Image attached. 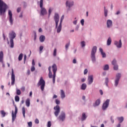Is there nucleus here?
Listing matches in <instances>:
<instances>
[{"label":"nucleus","instance_id":"nucleus-11","mask_svg":"<svg viewBox=\"0 0 127 127\" xmlns=\"http://www.w3.org/2000/svg\"><path fill=\"white\" fill-rule=\"evenodd\" d=\"M110 103V99H107L105 102H104L102 106V110L103 111H105L106 109L108 108V107H109V104Z\"/></svg>","mask_w":127,"mask_h":127},{"label":"nucleus","instance_id":"nucleus-31","mask_svg":"<svg viewBox=\"0 0 127 127\" xmlns=\"http://www.w3.org/2000/svg\"><path fill=\"white\" fill-rule=\"evenodd\" d=\"M22 57H23V54H20L18 56L19 61H21V60H22Z\"/></svg>","mask_w":127,"mask_h":127},{"label":"nucleus","instance_id":"nucleus-30","mask_svg":"<svg viewBox=\"0 0 127 127\" xmlns=\"http://www.w3.org/2000/svg\"><path fill=\"white\" fill-rule=\"evenodd\" d=\"M118 121H119L120 124L123 123L124 122V117H118Z\"/></svg>","mask_w":127,"mask_h":127},{"label":"nucleus","instance_id":"nucleus-24","mask_svg":"<svg viewBox=\"0 0 127 127\" xmlns=\"http://www.w3.org/2000/svg\"><path fill=\"white\" fill-rule=\"evenodd\" d=\"M61 96L62 99H64L65 98V92H64V91L63 90H61Z\"/></svg>","mask_w":127,"mask_h":127},{"label":"nucleus","instance_id":"nucleus-48","mask_svg":"<svg viewBox=\"0 0 127 127\" xmlns=\"http://www.w3.org/2000/svg\"><path fill=\"white\" fill-rule=\"evenodd\" d=\"M101 55L102 56L103 58H106V53H104V52L101 53Z\"/></svg>","mask_w":127,"mask_h":127},{"label":"nucleus","instance_id":"nucleus-43","mask_svg":"<svg viewBox=\"0 0 127 127\" xmlns=\"http://www.w3.org/2000/svg\"><path fill=\"white\" fill-rule=\"evenodd\" d=\"M108 83H109V78H105V84L107 86H108Z\"/></svg>","mask_w":127,"mask_h":127},{"label":"nucleus","instance_id":"nucleus-62","mask_svg":"<svg viewBox=\"0 0 127 127\" xmlns=\"http://www.w3.org/2000/svg\"><path fill=\"white\" fill-rule=\"evenodd\" d=\"M99 92H100V94H101V95H103V90H100L99 91Z\"/></svg>","mask_w":127,"mask_h":127},{"label":"nucleus","instance_id":"nucleus-23","mask_svg":"<svg viewBox=\"0 0 127 127\" xmlns=\"http://www.w3.org/2000/svg\"><path fill=\"white\" fill-rule=\"evenodd\" d=\"M40 42H44L45 40V36L44 35H41L39 38Z\"/></svg>","mask_w":127,"mask_h":127},{"label":"nucleus","instance_id":"nucleus-6","mask_svg":"<svg viewBox=\"0 0 127 127\" xmlns=\"http://www.w3.org/2000/svg\"><path fill=\"white\" fill-rule=\"evenodd\" d=\"M17 107L16 105H15V112H14L13 111H12V122L13 123L14 121H15V119H16V115L17 114Z\"/></svg>","mask_w":127,"mask_h":127},{"label":"nucleus","instance_id":"nucleus-55","mask_svg":"<svg viewBox=\"0 0 127 127\" xmlns=\"http://www.w3.org/2000/svg\"><path fill=\"white\" fill-rule=\"evenodd\" d=\"M21 10V7H18L17 9V12H20Z\"/></svg>","mask_w":127,"mask_h":127},{"label":"nucleus","instance_id":"nucleus-9","mask_svg":"<svg viewBox=\"0 0 127 127\" xmlns=\"http://www.w3.org/2000/svg\"><path fill=\"white\" fill-rule=\"evenodd\" d=\"M58 119L60 121L64 122V121H65V119H66V114H65V112H62L60 115L59 116Z\"/></svg>","mask_w":127,"mask_h":127},{"label":"nucleus","instance_id":"nucleus-3","mask_svg":"<svg viewBox=\"0 0 127 127\" xmlns=\"http://www.w3.org/2000/svg\"><path fill=\"white\" fill-rule=\"evenodd\" d=\"M96 52H97V47L94 46L92 48L91 54L92 61L93 63H95V62H96V57L95 56Z\"/></svg>","mask_w":127,"mask_h":127},{"label":"nucleus","instance_id":"nucleus-15","mask_svg":"<svg viewBox=\"0 0 127 127\" xmlns=\"http://www.w3.org/2000/svg\"><path fill=\"white\" fill-rule=\"evenodd\" d=\"M114 44L118 48H121L122 47V40H120L119 42L117 41H115Z\"/></svg>","mask_w":127,"mask_h":127},{"label":"nucleus","instance_id":"nucleus-59","mask_svg":"<svg viewBox=\"0 0 127 127\" xmlns=\"http://www.w3.org/2000/svg\"><path fill=\"white\" fill-rule=\"evenodd\" d=\"M99 51H100L101 53H103V52H104L103 51V49H102L101 48H99Z\"/></svg>","mask_w":127,"mask_h":127},{"label":"nucleus","instance_id":"nucleus-57","mask_svg":"<svg viewBox=\"0 0 127 127\" xmlns=\"http://www.w3.org/2000/svg\"><path fill=\"white\" fill-rule=\"evenodd\" d=\"M111 121L112 124H114V123H115V121L114 120V119H113L112 116L111 117Z\"/></svg>","mask_w":127,"mask_h":127},{"label":"nucleus","instance_id":"nucleus-18","mask_svg":"<svg viewBox=\"0 0 127 127\" xmlns=\"http://www.w3.org/2000/svg\"><path fill=\"white\" fill-rule=\"evenodd\" d=\"M107 25L108 28H110L113 25V21L111 20H108L107 22Z\"/></svg>","mask_w":127,"mask_h":127},{"label":"nucleus","instance_id":"nucleus-46","mask_svg":"<svg viewBox=\"0 0 127 127\" xmlns=\"http://www.w3.org/2000/svg\"><path fill=\"white\" fill-rule=\"evenodd\" d=\"M56 104H57V105H60V100H59V99H56Z\"/></svg>","mask_w":127,"mask_h":127},{"label":"nucleus","instance_id":"nucleus-42","mask_svg":"<svg viewBox=\"0 0 127 127\" xmlns=\"http://www.w3.org/2000/svg\"><path fill=\"white\" fill-rule=\"evenodd\" d=\"M57 54V50L56 49H55L54 51V54H53V55H54V56L55 57V56H56Z\"/></svg>","mask_w":127,"mask_h":127},{"label":"nucleus","instance_id":"nucleus-2","mask_svg":"<svg viewBox=\"0 0 127 127\" xmlns=\"http://www.w3.org/2000/svg\"><path fill=\"white\" fill-rule=\"evenodd\" d=\"M7 6L6 4L3 2V1L1 0H0V15H2L5 13V11L6 10V8Z\"/></svg>","mask_w":127,"mask_h":127},{"label":"nucleus","instance_id":"nucleus-10","mask_svg":"<svg viewBox=\"0 0 127 127\" xmlns=\"http://www.w3.org/2000/svg\"><path fill=\"white\" fill-rule=\"evenodd\" d=\"M54 20L56 23V28H57L58 27V23L59 22V14L57 13L55 14Z\"/></svg>","mask_w":127,"mask_h":127},{"label":"nucleus","instance_id":"nucleus-40","mask_svg":"<svg viewBox=\"0 0 127 127\" xmlns=\"http://www.w3.org/2000/svg\"><path fill=\"white\" fill-rule=\"evenodd\" d=\"M70 46V42H68L67 44L65 45V49L66 50H68V48Z\"/></svg>","mask_w":127,"mask_h":127},{"label":"nucleus","instance_id":"nucleus-12","mask_svg":"<svg viewBox=\"0 0 127 127\" xmlns=\"http://www.w3.org/2000/svg\"><path fill=\"white\" fill-rule=\"evenodd\" d=\"M8 15L9 22L10 23L11 25H12V24H13V20L12 19V13L10 10H8Z\"/></svg>","mask_w":127,"mask_h":127},{"label":"nucleus","instance_id":"nucleus-22","mask_svg":"<svg viewBox=\"0 0 127 127\" xmlns=\"http://www.w3.org/2000/svg\"><path fill=\"white\" fill-rule=\"evenodd\" d=\"M87 88V84L86 83H83L80 87L81 90H86V88Z\"/></svg>","mask_w":127,"mask_h":127},{"label":"nucleus","instance_id":"nucleus-56","mask_svg":"<svg viewBox=\"0 0 127 127\" xmlns=\"http://www.w3.org/2000/svg\"><path fill=\"white\" fill-rule=\"evenodd\" d=\"M72 63H73V64H76L77 63V61L76 60V59H73L72 61Z\"/></svg>","mask_w":127,"mask_h":127},{"label":"nucleus","instance_id":"nucleus-29","mask_svg":"<svg viewBox=\"0 0 127 127\" xmlns=\"http://www.w3.org/2000/svg\"><path fill=\"white\" fill-rule=\"evenodd\" d=\"M22 112L23 118L25 119V107H22Z\"/></svg>","mask_w":127,"mask_h":127},{"label":"nucleus","instance_id":"nucleus-14","mask_svg":"<svg viewBox=\"0 0 127 127\" xmlns=\"http://www.w3.org/2000/svg\"><path fill=\"white\" fill-rule=\"evenodd\" d=\"M16 37V34L14 33V32L12 31L11 33H9V38L10 39H12L13 40L14 38Z\"/></svg>","mask_w":127,"mask_h":127},{"label":"nucleus","instance_id":"nucleus-54","mask_svg":"<svg viewBox=\"0 0 127 127\" xmlns=\"http://www.w3.org/2000/svg\"><path fill=\"white\" fill-rule=\"evenodd\" d=\"M87 73H88V69H85L84 70V74L86 75V74H87Z\"/></svg>","mask_w":127,"mask_h":127},{"label":"nucleus","instance_id":"nucleus-36","mask_svg":"<svg viewBox=\"0 0 127 127\" xmlns=\"http://www.w3.org/2000/svg\"><path fill=\"white\" fill-rule=\"evenodd\" d=\"M81 45L82 47H85L86 46V42L85 41H82L81 42Z\"/></svg>","mask_w":127,"mask_h":127},{"label":"nucleus","instance_id":"nucleus-1","mask_svg":"<svg viewBox=\"0 0 127 127\" xmlns=\"http://www.w3.org/2000/svg\"><path fill=\"white\" fill-rule=\"evenodd\" d=\"M52 70L54 73L53 75H52V72L51 71V66L49 67V77L50 79H51L53 77V84H55V79L56 78V72H57V65L56 64H54L52 66Z\"/></svg>","mask_w":127,"mask_h":127},{"label":"nucleus","instance_id":"nucleus-49","mask_svg":"<svg viewBox=\"0 0 127 127\" xmlns=\"http://www.w3.org/2000/svg\"><path fill=\"white\" fill-rule=\"evenodd\" d=\"M52 12V9L51 8H49V15H50L51 14V12Z\"/></svg>","mask_w":127,"mask_h":127},{"label":"nucleus","instance_id":"nucleus-58","mask_svg":"<svg viewBox=\"0 0 127 127\" xmlns=\"http://www.w3.org/2000/svg\"><path fill=\"white\" fill-rule=\"evenodd\" d=\"M57 98H58L57 95H56V94H54L53 97V99H57Z\"/></svg>","mask_w":127,"mask_h":127},{"label":"nucleus","instance_id":"nucleus-45","mask_svg":"<svg viewBox=\"0 0 127 127\" xmlns=\"http://www.w3.org/2000/svg\"><path fill=\"white\" fill-rule=\"evenodd\" d=\"M52 124L51 121H49L47 124V127H51Z\"/></svg>","mask_w":127,"mask_h":127},{"label":"nucleus","instance_id":"nucleus-17","mask_svg":"<svg viewBox=\"0 0 127 127\" xmlns=\"http://www.w3.org/2000/svg\"><path fill=\"white\" fill-rule=\"evenodd\" d=\"M0 62L3 64V52L2 51L0 52Z\"/></svg>","mask_w":127,"mask_h":127},{"label":"nucleus","instance_id":"nucleus-21","mask_svg":"<svg viewBox=\"0 0 127 127\" xmlns=\"http://www.w3.org/2000/svg\"><path fill=\"white\" fill-rule=\"evenodd\" d=\"M100 104H101V100L98 99L96 101L94 106V107H97V106H99V105H100Z\"/></svg>","mask_w":127,"mask_h":127},{"label":"nucleus","instance_id":"nucleus-64","mask_svg":"<svg viewBox=\"0 0 127 127\" xmlns=\"http://www.w3.org/2000/svg\"><path fill=\"white\" fill-rule=\"evenodd\" d=\"M24 61H25L26 60V55H24Z\"/></svg>","mask_w":127,"mask_h":127},{"label":"nucleus","instance_id":"nucleus-34","mask_svg":"<svg viewBox=\"0 0 127 127\" xmlns=\"http://www.w3.org/2000/svg\"><path fill=\"white\" fill-rule=\"evenodd\" d=\"M105 16H108V10L106 9V7H104Z\"/></svg>","mask_w":127,"mask_h":127},{"label":"nucleus","instance_id":"nucleus-38","mask_svg":"<svg viewBox=\"0 0 127 127\" xmlns=\"http://www.w3.org/2000/svg\"><path fill=\"white\" fill-rule=\"evenodd\" d=\"M15 102H19V96H16L15 97Z\"/></svg>","mask_w":127,"mask_h":127},{"label":"nucleus","instance_id":"nucleus-35","mask_svg":"<svg viewBox=\"0 0 127 127\" xmlns=\"http://www.w3.org/2000/svg\"><path fill=\"white\" fill-rule=\"evenodd\" d=\"M16 94L18 95H21V91L19 89H16Z\"/></svg>","mask_w":127,"mask_h":127},{"label":"nucleus","instance_id":"nucleus-52","mask_svg":"<svg viewBox=\"0 0 127 127\" xmlns=\"http://www.w3.org/2000/svg\"><path fill=\"white\" fill-rule=\"evenodd\" d=\"M21 90L22 91V92H24V91H25V87L23 86L21 88Z\"/></svg>","mask_w":127,"mask_h":127},{"label":"nucleus","instance_id":"nucleus-44","mask_svg":"<svg viewBox=\"0 0 127 127\" xmlns=\"http://www.w3.org/2000/svg\"><path fill=\"white\" fill-rule=\"evenodd\" d=\"M28 127H32V122H28Z\"/></svg>","mask_w":127,"mask_h":127},{"label":"nucleus","instance_id":"nucleus-5","mask_svg":"<svg viewBox=\"0 0 127 127\" xmlns=\"http://www.w3.org/2000/svg\"><path fill=\"white\" fill-rule=\"evenodd\" d=\"M40 7H41V15H45L47 13L46 9L43 7V0H40Z\"/></svg>","mask_w":127,"mask_h":127},{"label":"nucleus","instance_id":"nucleus-41","mask_svg":"<svg viewBox=\"0 0 127 127\" xmlns=\"http://www.w3.org/2000/svg\"><path fill=\"white\" fill-rule=\"evenodd\" d=\"M114 70H119V65L118 64L115 65L114 66Z\"/></svg>","mask_w":127,"mask_h":127},{"label":"nucleus","instance_id":"nucleus-4","mask_svg":"<svg viewBox=\"0 0 127 127\" xmlns=\"http://www.w3.org/2000/svg\"><path fill=\"white\" fill-rule=\"evenodd\" d=\"M38 86H41V89L42 91L44 90V88H45V81L43 79V77H41L40 80L39 81Z\"/></svg>","mask_w":127,"mask_h":127},{"label":"nucleus","instance_id":"nucleus-13","mask_svg":"<svg viewBox=\"0 0 127 127\" xmlns=\"http://www.w3.org/2000/svg\"><path fill=\"white\" fill-rule=\"evenodd\" d=\"M122 75L121 73H117L116 74V79L115 80V86L117 87L118 85H119V81H120V79H121V77Z\"/></svg>","mask_w":127,"mask_h":127},{"label":"nucleus","instance_id":"nucleus-26","mask_svg":"<svg viewBox=\"0 0 127 127\" xmlns=\"http://www.w3.org/2000/svg\"><path fill=\"white\" fill-rule=\"evenodd\" d=\"M26 105L27 107H29L30 106V100L29 99H27L26 100Z\"/></svg>","mask_w":127,"mask_h":127},{"label":"nucleus","instance_id":"nucleus-33","mask_svg":"<svg viewBox=\"0 0 127 127\" xmlns=\"http://www.w3.org/2000/svg\"><path fill=\"white\" fill-rule=\"evenodd\" d=\"M109 65L108 64H106L105 66H104V67L103 68V70H104V71H107V70H109Z\"/></svg>","mask_w":127,"mask_h":127},{"label":"nucleus","instance_id":"nucleus-28","mask_svg":"<svg viewBox=\"0 0 127 127\" xmlns=\"http://www.w3.org/2000/svg\"><path fill=\"white\" fill-rule=\"evenodd\" d=\"M10 47L11 48H13L14 46V43H13V40L10 39Z\"/></svg>","mask_w":127,"mask_h":127},{"label":"nucleus","instance_id":"nucleus-39","mask_svg":"<svg viewBox=\"0 0 127 127\" xmlns=\"http://www.w3.org/2000/svg\"><path fill=\"white\" fill-rule=\"evenodd\" d=\"M112 65H114V66H115V65H117V61L115 59L113 60L112 62Z\"/></svg>","mask_w":127,"mask_h":127},{"label":"nucleus","instance_id":"nucleus-27","mask_svg":"<svg viewBox=\"0 0 127 127\" xmlns=\"http://www.w3.org/2000/svg\"><path fill=\"white\" fill-rule=\"evenodd\" d=\"M112 43V39H111V37H109L107 40V44L109 46Z\"/></svg>","mask_w":127,"mask_h":127},{"label":"nucleus","instance_id":"nucleus-37","mask_svg":"<svg viewBox=\"0 0 127 127\" xmlns=\"http://www.w3.org/2000/svg\"><path fill=\"white\" fill-rule=\"evenodd\" d=\"M43 48H44V47L43 46H40L39 50H40V53H42V51L43 50Z\"/></svg>","mask_w":127,"mask_h":127},{"label":"nucleus","instance_id":"nucleus-50","mask_svg":"<svg viewBox=\"0 0 127 127\" xmlns=\"http://www.w3.org/2000/svg\"><path fill=\"white\" fill-rule=\"evenodd\" d=\"M35 70V67H34V66H32L31 68V71L32 72H33V71Z\"/></svg>","mask_w":127,"mask_h":127},{"label":"nucleus","instance_id":"nucleus-16","mask_svg":"<svg viewBox=\"0 0 127 127\" xmlns=\"http://www.w3.org/2000/svg\"><path fill=\"white\" fill-rule=\"evenodd\" d=\"M93 75L89 76L88 78V85H91L93 83Z\"/></svg>","mask_w":127,"mask_h":127},{"label":"nucleus","instance_id":"nucleus-61","mask_svg":"<svg viewBox=\"0 0 127 127\" xmlns=\"http://www.w3.org/2000/svg\"><path fill=\"white\" fill-rule=\"evenodd\" d=\"M27 74L28 75H30V70H28L27 71Z\"/></svg>","mask_w":127,"mask_h":127},{"label":"nucleus","instance_id":"nucleus-19","mask_svg":"<svg viewBox=\"0 0 127 127\" xmlns=\"http://www.w3.org/2000/svg\"><path fill=\"white\" fill-rule=\"evenodd\" d=\"M73 4V2L72 1H66V6H68L70 8Z\"/></svg>","mask_w":127,"mask_h":127},{"label":"nucleus","instance_id":"nucleus-51","mask_svg":"<svg viewBox=\"0 0 127 127\" xmlns=\"http://www.w3.org/2000/svg\"><path fill=\"white\" fill-rule=\"evenodd\" d=\"M80 22H81V25H82V26H84V19H81V21H80Z\"/></svg>","mask_w":127,"mask_h":127},{"label":"nucleus","instance_id":"nucleus-20","mask_svg":"<svg viewBox=\"0 0 127 127\" xmlns=\"http://www.w3.org/2000/svg\"><path fill=\"white\" fill-rule=\"evenodd\" d=\"M62 29V24L60 23L58 27L57 28V32L58 33H60V32L61 31Z\"/></svg>","mask_w":127,"mask_h":127},{"label":"nucleus","instance_id":"nucleus-60","mask_svg":"<svg viewBox=\"0 0 127 127\" xmlns=\"http://www.w3.org/2000/svg\"><path fill=\"white\" fill-rule=\"evenodd\" d=\"M32 65H33V66H34V65H35V63L34 62V60H32Z\"/></svg>","mask_w":127,"mask_h":127},{"label":"nucleus","instance_id":"nucleus-63","mask_svg":"<svg viewBox=\"0 0 127 127\" xmlns=\"http://www.w3.org/2000/svg\"><path fill=\"white\" fill-rule=\"evenodd\" d=\"M39 32H42V29L41 28L39 29Z\"/></svg>","mask_w":127,"mask_h":127},{"label":"nucleus","instance_id":"nucleus-47","mask_svg":"<svg viewBox=\"0 0 127 127\" xmlns=\"http://www.w3.org/2000/svg\"><path fill=\"white\" fill-rule=\"evenodd\" d=\"M63 19H64V15H63L61 18L60 23L61 24H62V21H63Z\"/></svg>","mask_w":127,"mask_h":127},{"label":"nucleus","instance_id":"nucleus-25","mask_svg":"<svg viewBox=\"0 0 127 127\" xmlns=\"http://www.w3.org/2000/svg\"><path fill=\"white\" fill-rule=\"evenodd\" d=\"M87 119V116H86V113H82V117H81V121H85Z\"/></svg>","mask_w":127,"mask_h":127},{"label":"nucleus","instance_id":"nucleus-53","mask_svg":"<svg viewBox=\"0 0 127 127\" xmlns=\"http://www.w3.org/2000/svg\"><path fill=\"white\" fill-rule=\"evenodd\" d=\"M35 124H39V120L38 119H36L35 121Z\"/></svg>","mask_w":127,"mask_h":127},{"label":"nucleus","instance_id":"nucleus-32","mask_svg":"<svg viewBox=\"0 0 127 127\" xmlns=\"http://www.w3.org/2000/svg\"><path fill=\"white\" fill-rule=\"evenodd\" d=\"M0 114H1V115L2 117V118H4V117H5V114H6V113H5V112H4V111L1 110V111H0Z\"/></svg>","mask_w":127,"mask_h":127},{"label":"nucleus","instance_id":"nucleus-7","mask_svg":"<svg viewBox=\"0 0 127 127\" xmlns=\"http://www.w3.org/2000/svg\"><path fill=\"white\" fill-rule=\"evenodd\" d=\"M11 84L13 85L14 83H15V75H14V71H13V68L11 69Z\"/></svg>","mask_w":127,"mask_h":127},{"label":"nucleus","instance_id":"nucleus-8","mask_svg":"<svg viewBox=\"0 0 127 127\" xmlns=\"http://www.w3.org/2000/svg\"><path fill=\"white\" fill-rule=\"evenodd\" d=\"M54 110H55L54 114L56 117H58L60 113V107L59 105H57L56 107L54 108Z\"/></svg>","mask_w":127,"mask_h":127}]
</instances>
